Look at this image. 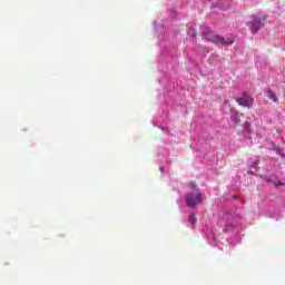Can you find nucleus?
Masks as SVG:
<instances>
[{
    "mask_svg": "<svg viewBox=\"0 0 285 285\" xmlns=\"http://www.w3.org/2000/svg\"><path fill=\"white\" fill-rule=\"evenodd\" d=\"M185 202L189 208H195L197 204L204 202V195L200 191L189 193L186 195Z\"/></svg>",
    "mask_w": 285,
    "mask_h": 285,
    "instance_id": "obj_1",
    "label": "nucleus"
},
{
    "mask_svg": "<svg viewBox=\"0 0 285 285\" xmlns=\"http://www.w3.org/2000/svg\"><path fill=\"white\" fill-rule=\"evenodd\" d=\"M208 41L212 43H220V46H233V39L230 38H224L222 36H212Z\"/></svg>",
    "mask_w": 285,
    "mask_h": 285,
    "instance_id": "obj_2",
    "label": "nucleus"
},
{
    "mask_svg": "<svg viewBox=\"0 0 285 285\" xmlns=\"http://www.w3.org/2000/svg\"><path fill=\"white\" fill-rule=\"evenodd\" d=\"M238 106L243 108H253V97L244 94L243 97L236 99Z\"/></svg>",
    "mask_w": 285,
    "mask_h": 285,
    "instance_id": "obj_3",
    "label": "nucleus"
},
{
    "mask_svg": "<svg viewBox=\"0 0 285 285\" xmlns=\"http://www.w3.org/2000/svg\"><path fill=\"white\" fill-rule=\"evenodd\" d=\"M261 28H264V22L262 21V18L254 16L253 23H252L253 35H257V32H259Z\"/></svg>",
    "mask_w": 285,
    "mask_h": 285,
    "instance_id": "obj_4",
    "label": "nucleus"
},
{
    "mask_svg": "<svg viewBox=\"0 0 285 285\" xmlns=\"http://www.w3.org/2000/svg\"><path fill=\"white\" fill-rule=\"evenodd\" d=\"M232 121L234 122V126H239L242 124V119H239V115L236 114L234 116H230Z\"/></svg>",
    "mask_w": 285,
    "mask_h": 285,
    "instance_id": "obj_5",
    "label": "nucleus"
},
{
    "mask_svg": "<svg viewBox=\"0 0 285 285\" xmlns=\"http://www.w3.org/2000/svg\"><path fill=\"white\" fill-rule=\"evenodd\" d=\"M267 95H268V99H272V101H274V104H277V96L275 95V91L269 90L267 92Z\"/></svg>",
    "mask_w": 285,
    "mask_h": 285,
    "instance_id": "obj_6",
    "label": "nucleus"
},
{
    "mask_svg": "<svg viewBox=\"0 0 285 285\" xmlns=\"http://www.w3.org/2000/svg\"><path fill=\"white\" fill-rule=\"evenodd\" d=\"M189 223L197 224V217H195V214H190L189 216Z\"/></svg>",
    "mask_w": 285,
    "mask_h": 285,
    "instance_id": "obj_7",
    "label": "nucleus"
},
{
    "mask_svg": "<svg viewBox=\"0 0 285 285\" xmlns=\"http://www.w3.org/2000/svg\"><path fill=\"white\" fill-rule=\"evenodd\" d=\"M189 188H191V190H195V188H197V184L194 183V181H191V183L189 184Z\"/></svg>",
    "mask_w": 285,
    "mask_h": 285,
    "instance_id": "obj_8",
    "label": "nucleus"
},
{
    "mask_svg": "<svg viewBox=\"0 0 285 285\" xmlns=\"http://www.w3.org/2000/svg\"><path fill=\"white\" fill-rule=\"evenodd\" d=\"M276 186H284V183H282V180H278V181L276 183Z\"/></svg>",
    "mask_w": 285,
    "mask_h": 285,
    "instance_id": "obj_9",
    "label": "nucleus"
}]
</instances>
